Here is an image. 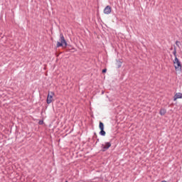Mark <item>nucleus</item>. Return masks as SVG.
<instances>
[{
    "label": "nucleus",
    "instance_id": "obj_12",
    "mask_svg": "<svg viewBox=\"0 0 182 182\" xmlns=\"http://www.w3.org/2000/svg\"><path fill=\"white\" fill-rule=\"evenodd\" d=\"M39 124H42V122H40Z\"/></svg>",
    "mask_w": 182,
    "mask_h": 182
},
{
    "label": "nucleus",
    "instance_id": "obj_9",
    "mask_svg": "<svg viewBox=\"0 0 182 182\" xmlns=\"http://www.w3.org/2000/svg\"><path fill=\"white\" fill-rule=\"evenodd\" d=\"M173 55L175 56V58H177V50L176 48L173 49Z\"/></svg>",
    "mask_w": 182,
    "mask_h": 182
},
{
    "label": "nucleus",
    "instance_id": "obj_5",
    "mask_svg": "<svg viewBox=\"0 0 182 182\" xmlns=\"http://www.w3.org/2000/svg\"><path fill=\"white\" fill-rule=\"evenodd\" d=\"M112 146V144L110 142H106L105 144L102 145V151H106V150H109V148Z\"/></svg>",
    "mask_w": 182,
    "mask_h": 182
},
{
    "label": "nucleus",
    "instance_id": "obj_8",
    "mask_svg": "<svg viewBox=\"0 0 182 182\" xmlns=\"http://www.w3.org/2000/svg\"><path fill=\"white\" fill-rule=\"evenodd\" d=\"M166 113H167V110H166V109L164 108H161L159 111V114H161V116H164Z\"/></svg>",
    "mask_w": 182,
    "mask_h": 182
},
{
    "label": "nucleus",
    "instance_id": "obj_3",
    "mask_svg": "<svg viewBox=\"0 0 182 182\" xmlns=\"http://www.w3.org/2000/svg\"><path fill=\"white\" fill-rule=\"evenodd\" d=\"M53 96H55V92H48L47 96V100H46L48 105H50V103L53 102Z\"/></svg>",
    "mask_w": 182,
    "mask_h": 182
},
{
    "label": "nucleus",
    "instance_id": "obj_7",
    "mask_svg": "<svg viewBox=\"0 0 182 182\" xmlns=\"http://www.w3.org/2000/svg\"><path fill=\"white\" fill-rule=\"evenodd\" d=\"M177 99H182V93L181 92H177L173 98V100L176 101Z\"/></svg>",
    "mask_w": 182,
    "mask_h": 182
},
{
    "label": "nucleus",
    "instance_id": "obj_13",
    "mask_svg": "<svg viewBox=\"0 0 182 182\" xmlns=\"http://www.w3.org/2000/svg\"><path fill=\"white\" fill-rule=\"evenodd\" d=\"M39 124H42V122H40Z\"/></svg>",
    "mask_w": 182,
    "mask_h": 182
},
{
    "label": "nucleus",
    "instance_id": "obj_14",
    "mask_svg": "<svg viewBox=\"0 0 182 182\" xmlns=\"http://www.w3.org/2000/svg\"><path fill=\"white\" fill-rule=\"evenodd\" d=\"M73 49V50H75V48H72Z\"/></svg>",
    "mask_w": 182,
    "mask_h": 182
},
{
    "label": "nucleus",
    "instance_id": "obj_4",
    "mask_svg": "<svg viewBox=\"0 0 182 182\" xmlns=\"http://www.w3.org/2000/svg\"><path fill=\"white\" fill-rule=\"evenodd\" d=\"M99 127L100 129V136H106V132H105V124L103 122H100Z\"/></svg>",
    "mask_w": 182,
    "mask_h": 182
},
{
    "label": "nucleus",
    "instance_id": "obj_10",
    "mask_svg": "<svg viewBox=\"0 0 182 182\" xmlns=\"http://www.w3.org/2000/svg\"><path fill=\"white\" fill-rule=\"evenodd\" d=\"M107 72V69L105 68L102 70V73H106Z\"/></svg>",
    "mask_w": 182,
    "mask_h": 182
},
{
    "label": "nucleus",
    "instance_id": "obj_1",
    "mask_svg": "<svg viewBox=\"0 0 182 182\" xmlns=\"http://www.w3.org/2000/svg\"><path fill=\"white\" fill-rule=\"evenodd\" d=\"M68 46V42H66V40L65 39V36H63V33L60 34V41L57 42L56 48H60L61 46Z\"/></svg>",
    "mask_w": 182,
    "mask_h": 182
},
{
    "label": "nucleus",
    "instance_id": "obj_16",
    "mask_svg": "<svg viewBox=\"0 0 182 182\" xmlns=\"http://www.w3.org/2000/svg\"><path fill=\"white\" fill-rule=\"evenodd\" d=\"M65 182H68V181H66Z\"/></svg>",
    "mask_w": 182,
    "mask_h": 182
},
{
    "label": "nucleus",
    "instance_id": "obj_11",
    "mask_svg": "<svg viewBox=\"0 0 182 182\" xmlns=\"http://www.w3.org/2000/svg\"><path fill=\"white\" fill-rule=\"evenodd\" d=\"M176 45H177V43H178V41H176Z\"/></svg>",
    "mask_w": 182,
    "mask_h": 182
},
{
    "label": "nucleus",
    "instance_id": "obj_2",
    "mask_svg": "<svg viewBox=\"0 0 182 182\" xmlns=\"http://www.w3.org/2000/svg\"><path fill=\"white\" fill-rule=\"evenodd\" d=\"M173 65L176 70H181V63L177 57H176L173 60Z\"/></svg>",
    "mask_w": 182,
    "mask_h": 182
},
{
    "label": "nucleus",
    "instance_id": "obj_15",
    "mask_svg": "<svg viewBox=\"0 0 182 182\" xmlns=\"http://www.w3.org/2000/svg\"><path fill=\"white\" fill-rule=\"evenodd\" d=\"M120 66H122L121 65H119V68H120Z\"/></svg>",
    "mask_w": 182,
    "mask_h": 182
},
{
    "label": "nucleus",
    "instance_id": "obj_6",
    "mask_svg": "<svg viewBox=\"0 0 182 182\" xmlns=\"http://www.w3.org/2000/svg\"><path fill=\"white\" fill-rule=\"evenodd\" d=\"M104 14H105V15H109L112 14V7L110 6H107L104 9Z\"/></svg>",
    "mask_w": 182,
    "mask_h": 182
}]
</instances>
